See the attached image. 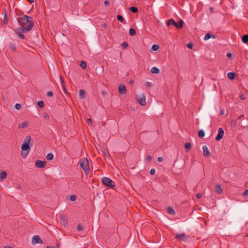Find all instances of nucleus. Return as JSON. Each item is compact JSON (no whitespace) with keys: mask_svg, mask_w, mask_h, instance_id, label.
<instances>
[{"mask_svg":"<svg viewBox=\"0 0 248 248\" xmlns=\"http://www.w3.org/2000/svg\"><path fill=\"white\" fill-rule=\"evenodd\" d=\"M137 102L141 106H144L146 105L145 96L144 94L140 98H137Z\"/></svg>","mask_w":248,"mask_h":248,"instance_id":"obj_9","label":"nucleus"},{"mask_svg":"<svg viewBox=\"0 0 248 248\" xmlns=\"http://www.w3.org/2000/svg\"><path fill=\"white\" fill-rule=\"evenodd\" d=\"M46 248H55V247H53V246H47V247H46ZM57 248H58V246H57Z\"/></svg>","mask_w":248,"mask_h":248,"instance_id":"obj_59","label":"nucleus"},{"mask_svg":"<svg viewBox=\"0 0 248 248\" xmlns=\"http://www.w3.org/2000/svg\"><path fill=\"white\" fill-rule=\"evenodd\" d=\"M28 123L27 122H23L19 124L18 127L19 128H23L28 126Z\"/></svg>","mask_w":248,"mask_h":248,"instance_id":"obj_26","label":"nucleus"},{"mask_svg":"<svg viewBox=\"0 0 248 248\" xmlns=\"http://www.w3.org/2000/svg\"><path fill=\"white\" fill-rule=\"evenodd\" d=\"M101 182L104 186L108 187L113 188L115 186L114 182L108 177H103Z\"/></svg>","mask_w":248,"mask_h":248,"instance_id":"obj_4","label":"nucleus"},{"mask_svg":"<svg viewBox=\"0 0 248 248\" xmlns=\"http://www.w3.org/2000/svg\"><path fill=\"white\" fill-rule=\"evenodd\" d=\"M7 176V172L6 171H2L0 173V179L1 180H3L5 179Z\"/></svg>","mask_w":248,"mask_h":248,"instance_id":"obj_21","label":"nucleus"},{"mask_svg":"<svg viewBox=\"0 0 248 248\" xmlns=\"http://www.w3.org/2000/svg\"><path fill=\"white\" fill-rule=\"evenodd\" d=\"M80 65L83 69H85L87 67V64L85 61L81 62Z\"/></svg>","mask_w":248,"mask_h":248,"instance_id":"obj_33","label":"nucleus"},{"mask_svg":"<svg viewBox=\"0 0 248 248\" xmlns=\"http://www.w3.org/2000/svg\"><path fill=\"white\" fill-rule=\"evenodd\" d=\"M102 93L103 94H106V92L105 91H103L102 92Z\"/></svg>","mask_w":248,"mask_h":248,"instance_id":"obj_63","label":"nucleus"},{"mask_svg":"<svg viewBox=\"0 0 248 248\" xmlns=\"http://www.w3.org/2000/svg\"><path fill=\"white\" fill-rule=\"evenodd\" d=\"M227 57L228 58H232V53H230V52L227 53Z\"/></svg>","mask_w":248,"mask_h":248,"instance_id":"obj_53","label":"nucleus"},{"mask_svg":"<svg viewBox=\"0 0 248 248\" xmlns=\"http://www.w3.org/2000/svg\"><path fill=\"white\" fill-rule=\"evenodd\" d=\"M9 47L11 49V50H13V51H16V46L15 43L12 42L10 43Z\"/></svg>","mask_w":248,"mask_h":248,"instance_id":"obj_20","label":"nucleus"},{"mask_svg":"<svg viewBox=\"0 0 248 248\" xmlns=\"http://www.w3.org/2000/svg\"><path fill=\"white\" fill-rule=\"evenodd\" d=\"M53 95V93L52 91H48L47 93V96L48 97H52Z\"/></svg>","mask_w":248,"mask_h":248,"instance_id":"obj_46","label":"nucleus"},{"mask_svg":"<svg viewBox=\"0 0 248 248\" xmlns=\"http://www.w3.org/2000/svg\"><path fill=\"white\" fill-rule=\"evenodd\" d=\"M202 197V194L199 193H197L196 194V197L198 198V199H200L201 197Z\"/></svg>","mask_w":248,"mask_h":248,"instance_id":"obj_51","label":"nucleus"},{"mask_svg":"<svg viewBox=\"0 0 248 248\" xmlns=\"http://www.w3.org/2000/svg\"><path fill=\"white\" fill-rule=\"evenodd\" d=\"M209 10L211 13H213L214 12V8L213 7H210L209 8Z\"/></svg>","mask_w":248,"mask_h":248,"instance_id":"obj_54","label":"nucleus"},{"mask_svg":"<svg viewBox=\"0 0 248 248\" xmlns=\"http://www.w3.org/2000/svg\"><path fill=\"white\" fill-rule=\"evenodd\" d=\"M224 134V130L222 128L220 127L218 130V133L215 138L217 141L220 140L223 137Z\"/></svg>","mask_w":248,"mask_h":248,"instance_id":"obj_6","label":"nucleus"},{"mask_svg":"<svg viewBox=\"0 0 248 248\" xmlns=\"http://www.w3.org/2000/svg\"><path fill=\"white\" fill-rule=\"evenodd\" d=\"M2 248H12L10 246H6L3 247Z\"/></svg>","mask_w":248,"mask_h":248,"instance_id":"obj_61","label":"nucleus"},{"mask_svg":"<svg viewBox=\"0 0 248 248\" xmlns=\"http://www.w3.org/2000/svg\"><path fill=\"white\" fill-rule=\"evenodd\" d=\"M151 72L153 74H159L160 70L156 67H153L151 69Z\"/></svg>","mask_w":248,"mask_h":248,"instance_id":"obj_19","label":"nucleus"},{"mask_svg":"<svg viewBox=\"0 0 248 248\" xmlns=\"http://www.w3.org/2000/svg\"><path fill=\"white\" fill-rule=\"evenodd\" d=\"M236 76V74L234 72H229L227 74L228 78L231 80H233Z\"/></svg>","mask_w":248,"mask_h":248,"instance_id":"obj_16","label":"nucleus"},{"mask_svg":"<svg viewBox=\"0 0 248 248\" xmlns=\"http://www.w3.org/2000/svg\"><path fill=\"white\" fill-rule=\"evenodd\" d=\"M248 119H246V121H244L243 122V128H245V127H247L248 126Z\"/></svg>","mask_w":248,"mask_h":248,"instance_id":"obj_36","label":"nucleus"},{"mask_svg":"<svg viewBox=\"0 0 248 248\" xmlns=\"http://www.w3.org/2000/svg\"><path fill=\"white\" fill-rule=\"evenodd\" d=\"M202 149H203V154L204 156H206L207 157L210 156V153L207 146H206V145L203 146Z\"/></svg>","mask_w":248,"mask_h":248,"instance_id":"obj_12","label":"nucleus"},{"mask_svg":"<svg viewBox=\"0 0 248 248\" xmlns=\"http://www.w3.org/2000/svg\"><path fill=\"white\" fill-rule=\"evenodd\" d=\"M32 29V25L31 24H27L24 27L19 28L17 29L16 34L18 38L21 39H25V36L23 34L24 33L29 32Z\"/></svg>","mask_w":248,"mask_h":248,"instance_id":"obj_1","label":"nucleus"},{"mask_svg":"<svg viewBox=\"0 0 248 248\" xmlns=\"http://www.w3.org/2000/svg\"><path fill=\"white\" fill-rule=\"evenodd\" d=\"M29 153V152H28V151H27V152H26V153H25V152H23V151H22V152H21V155H22V156L24 158H26V157H27V155H28V153Z\"/></svg>","mask_w":248,"mask_h":248,"instance_id":"obj_39","label":"nucleus"},{"mask_svg":"<svg viewBox=\"0 0 248 248\" xmlns=\"http://www.w3.org/2000/svg\"><path fill=\"white\" fill-rule=\"evenodd\" d=\"M211 37H212L213 38H216V35L211 34L210 33H207L204 36V40H207L209 39L210 38H211Z\"/></svg>","mask_w":248,"mask_h":248,"instance_id":"obj_15","label":"nucleus"},{"mask_svg":"<svg viewBox=\"0 0 248 248\" xmlns=\"http://www.w3.org/2000/svg\"><path fill=\"white\" fill-rule=\"evenodd\" d=\"M167 212L171 215H174L175 214V212L174 210V209L172 208V207L169 206L167 207Z\"/></svg>","mask_w":248,"mask_h":248,"instance_id":"obj_17","label":"nucleus"},{"mask_svg":"<svg viewBox=\"0 0 248 248\" xmlns=\"http://www.w3.org/2000/svg\"><path fill=\"white\" fill-rule=\"evenodd\" d=\"M159 48V46L158 45H153L152 46V49L154 51H157Z\"/></svg>","mask_w":248,"mask_h":248,"instance_id":"obj_32","label":"nucleus"},{"mask_svg":"<svg viewBox=\"0 0 248 248\" xmlns=\"http://www.w3.org/2000/svg\"><path fill=\"white\" fill-rule=\"evenodd\" d=\"M237 121L234 120H232L231 121V125L232 127L235 126L236 124Z\"/></svg>","mask_w":248,"mask_h":248,"instance_id":"obj_38","label":"nucleus"},{"mask_svg":"<svg viewBox=\"0 0 248 248\" xmlns=\"http://www.w3.org/2000/svg\"><path fill=\"white\" fill-rule=\"evenodd\" d=\"M176 238L178 239L180 241H186V236L185 233L177 234Z\"/></svg>","mask_w":248,"mask_h":248,"instance_id":"obj_11","label":"nucleus"},{"mask_svg":"<svg viewBox=\"0 0 248 248\" xmlns=\"http://www.w3.org/2000/svg\"><path fill=\"white\" fill-rule=\"evenodd\" d=\"M243 195L245 196H246L247 195H248V189H246L244 193H243Z\"/></svg>","mask_w":248,"mask_h":248,"instance_id":"obj_52","label":"nucleus"},{"mask_svg":"<svg viewBox=\"0 0 248 248\" xmlns=\"http://www.w3.org/2000/svg\"><path fill=\"white\" fill-rule=\"evenodd\" d=\"M244 118V115L242 114V115H241L239 117H238V119L239 120H242V121L243 120V118Z\"/></svg>","mask_w":248,"mask_h":248,"instance_id":"obj_55","label":"nucleus"},{"mask_svg":"<svg viewBox=\"0 0 248 248\" xmlns=\"http://www.w3.org/2000/svg\"><path fill=\"white\" fill-rule=\"evenodd\" d=\"M76 198H77V197H76V195H71L70 197V200L72 201V202H74V201H75L76 200Z\"/></svg>","mask_w":248,"mask_h":248,"instance_id":"obj_40","label":"nucleus"},{"mask_svg":"<svg viewBox=\"0 0 248 248\" xmlns=\"http://www.w3.org/2000/svg\"><path fill=\"white\" fill-rule=\"evenodd\" d=\"M43 116H44V118L47 120H48L50 118L49 116L46 113H45L43 114Z\"/></svg>","mask_w":248,"mask_h":248,"instance_id":"obj_44","label":"nucleus"},{"mask_svg":"<svg viewBox=\"0 0 248 248\" xmlns=\"http://www.w3.org/2000/svg\"><path fill=\"white\" fill-rule=\"evenodd\" d=\"M37 105L41 108H42L44 107V102L43 101H38L37 102Z\"/></svg>","mask_w":248,"mask_h":248,"instance_id":"obj_31","label":"nucleus"},{"mask_svg":"<svg viewBox=\"0 0 248 248\" xmlns=\"http://www.w3.org/2000/svg\"><path fill=\"white\" fill-rule=\"evenodd\" d=\"M151 159H152L151 156H150V155H148V156H146L145 159H146V161L147 162H150L151 161Z\"/></svg>","mask_w":248,"mask_h":248,"instance_id":"obj_47","label":"nucleus"},{"mask_svg":"<svg viewBox=\"0 0 248 248\" xmlns=\"http://www.w3.org/2000/svg\"><path fill=\"white\" fill-rule=\"evenodd\" d=\"M15 108L16 109L19 110L21 108V105L19 103H16L15 106Z\"/></svg>","mask_w":248,"mask_h":248,"instance_id":"obj_41","label":"nucleus"},{"mask_svg":"<svg viewBox=\"0 0 248 248\" xmlns=\"http://www.w3.org/2000/svg\"><path fill=\"white\" fill-rule=\"evenodd\" d=\"M32 244L35 245L36 244H43V241L38 235H34L32 238Z\"/></svg>","mask_w":248,"mask_h":248,"instance_id":"obj_8","label":"nucleus"},{"mask_svg":"<svg viewBox=\"0 0 248 248\" xmlns=\"http://www.w3.org/2000/svg\"><path fill=\"white\" fill-rule=\"evenodd\" d=\"M205 136V132L203 130H200L198 131V136L200 138H203Z\"/></svg>","mask_w":248,"mask_h":248,"instance_id":"obj_24","label":"nucleus"},{"mask_svg":"<svg viewBox=\"0 0 248 248\" xmlns=\"http://www.w3.org/2000/svg\"><path fill=\"white\" fill-rule=\"evenodd\" d=\"M60 79H61V82L62 86L65 85L64 79H63V78H62V77L61 76H60Z\"/></svg>","mask_w":248,"mask_h":248,"instance_id":"obj_43","label":"nucleus"},{"mask_svg":"<svg viewBox=\"0 0 248 248\" xmlns=\"http://www.w3.org/2000/svg\"><path fill=\"white\" fill-rule=\"evenodd\" d=\"M87 123L89 124H92V120H91V119L89 118V119H87Z\"/></svg>","mask_w":248,"mask_h":248,"instance_id":"obj_57","label":"nucleus"},{"mask_svg":"<svg viewBox=\"0 0 248 248\" xmlns=\"http://www.w3.org/2000/svg\"><path fill=\"white\" fill-rule=\"evenodd\" d=\"M185 147L186 148V152H188L191 148V145L190 143V142H186L185 144Z\"/></svg>","mask_w":248,"mask_h":248,"instance_id":"obj_22","label":"nucleus"},{"mask_svg":"<svg viewBox=\"0 0 248 248\" xmlns=\"http://www.w3.org/2000/svg\"><path fill=\"white\" fill-rule=\"evenodd\" d=\"M17 22L19 25L22 27L26 24H31L32 25V28L34 25L33 23V18L31 16H29L27 15H24L22 17H18L17 18Z\"/></svg>","mask_w":248,"mask_h":248,"instance_id":"obj_2","label":"nucleus"},{"mask_svg":"<svg viewBox=\"0 0 248 248\" xmlns=\"http://www.w3.org/2000/svg\"><path fill=\"white\" fill-rule=\"evenodd\" d=\"M128 46V43L126 42H124L122 44L121 47L123 49H125Z\"/></svg>","mask_w":248,"mask_h":248,"instance_id":"obj_34","label":"nucleus"},{"mask_svg":"<svg viewBox=\"0 0 248 248\" xmlns=\"http://www.w3.org/2000/svg\"><path fill=\"white\" fill-rule=\"evenodd\" d=\"M118 90L119 93L121 94H124L126 93V87L122 84L119 85Z\"/></svg>","mask_w":248,"mask_h":248,"instance_id":"obj_10","label":"nucleus"},{"mask_svg":"<svg viewBox=\"0 0 248 248\" xmlns=\"http://www.w3.org/2000/svg\"><path fill=\"white\" fill-rule=\"evenodd\" d=\"M46 162L45 160H37L35 163V166L40 169L44 168L46 166Z\"/></svg>","mask_w":248,"mask_h":248,"instance_id":"obj_7","label":"nucleus"},{"mask_svg":"<svg viewBox=\"0 0 248 248\" xmlns=\"http://www.w3.org/2000/svg\"><path fill=\"white\" fill-rule=\"evenodd\" d=\"M220 113L222 114H224V110H222V111H221Z\"/></svg>","mask_w":248,"mask_h":248,"instance_id":"obj_62","label":"nucleus"},{"mask_svg":"<svg viewBox=\"0 0 248 248\" xmlns=\"http://www.w3.org/2000/svg\"><path fill=\"white\" fill-rule=\"evenodd\" d=\"M4 17L3 20L2 21V23L3 24H5L6 23V21H7V16H6V10H4Z\"/></svg>","mask_w":248,"mask_h":248,"instance_id":"obj_35","label":"nucleus"},{"mask_svg":"<svg viewBox=\"0 0 248 248\" xmlns=\"http://www.w3.org/2000/svg\"><path fill=\"white\" fill-rule=\"evenodd\" d=\"M155 169H152L150 171V174L151 175H154L155 173Z\"/></svg>","mask_w":248,"mask_h":248,"instance_id":"obj_48","label":"nucleus"},{"mask_svg":"<svg viewBox=\"0 0 248 248\" xmlns=\"http://www.w3.org/2000/svg\"><path fill=\"white\" fill-rule=\"evenodd\" d=\"M175 24H176V22L173 19H169L166 21V24L168 26H170L171 25L175 26Z\"/></svg>","mask_w":248,"mask_h":248,"instance_id":"obj_18","label":"nucleus"},{"mask_svg":"<svg viewBox=\"0 0 248 248\" xmlns=\"http://www.w3.org/2000/svg\"><path fill=\"white\" fill-rule=\"evenodd\" d=\"M240 98L241 100H245L246 99V96L244 94H241L240 95Z\"/></svg>","mask_w":248,"mask_h":248,"instance_id":"obj_49","label":"nucleus"},{"mask_svg":"<svg viewBox=\"0 0 248 248\" xmlns=\"http://www.w3.org/2000/svg\"><path fill=\"white\" fill-rule=\"evenodd\" d=\"M162 160H163V158H162V157H158L157 158V161H158V162H160L162 161Z\"/></svg>","mask_w":248,"mask_h":248,"instance_id":"obj_58","label":"nucleus"},{"mask_svg":"<svg viewBox=\"0 0 248 248\" xmlns=\"http://www.w3.org/2000/svg\"><path fill=\"white\" fill-rule=\"evenodd\" d=\"M80 167L84 170L85 173L87 174L89 171V162L87 158L82 159V162L80 163Z\"/></svg>","mask_w":248,"mask_h":248,"instance_id":"obj_5","label":"nucleus"},{"mask_svg":"<svg viewBox=\"0 0 248 248\" xmlns=\"http://www.w3.org/2000/svg\"><path fill=\"white\" fill-rule=\"evenodd\" d=\"M245 237H248V232L246 234Z\"/></svg>","mask_w":248,"mask_h":248,"instance_id":"obj_64","label":"nucleus"},{"mask_svg":"<svg viewBox=\"0 0 248 248\" xmlns=\"http://www.w3.org/2000/svg\"><path fill=\"white\" fill-rule=\"evenodd\" d=\"M79 94L82 98H85V93L83 90H80L79 92Z\"/></svg>","mask_w":248,"mask_h":248,"instance_id":"obj_29","label":"nucleus"},{"mask_svg":"<svg viewBox=\"0 0 248 248\" xmlns=\"http://www.w3.org/2000/svg\"><path fill=\"white\" fill-rule=\"evenodd\" d=\"M77 230L78 231H82L83 230V227L80 224H78L77 226Z\"/></svg>","mask_w":248,"mask_h":248,"instance_id":"obj_45","label":"nucleus"},{"mask_svg":"<svg viewBox=\"0 0 248 248\" xmlns=\"http://www.w3.org/2000/svg\"><path fill=\"white\" fill-rule=\"evenodd\" d=\"M28 1H29L30 3H32L34 2V0H27Z\"/></svg>","mask_w":248,"mask_h":248,"instance_id":"obj_60","label":"nucleus"},{"mask_svg":"<svg viewBox=\"0 0 248 248\" xmlns=\"http://www.w3.org/2000/svg\"><path fill=\"white\" fill-rule=\"evenodd\" d=\"M53 158L54 155L51 153H48L46 156V158L49 161L52 160L53 159Z\"/></svg>","mask_w":248,"mask_h":248,"instance_id":"obj_27","label":"nucleus"},{"mask_svg":"<svg viewBox=\"0 0 248 248\" xmlns=\"http://www.w3.org/2000/svg\"><path fill=\"white\" fill-rule=\"evenodd\" d=\"M184 24V22L183 20L180 19L178 23L176 22V24H175V27L176 29H180L183 28Z\"/></svg>","mask_w":248,"mask_h":248,"instance_id":"obj_13","label":"nucleus"},{"mask_svg":"<svg viewBox=\"0 0 248 248\" xmlns=\"http://www.w3.org/2000/svg\"><path fill=\"white\" fill-rule=\"evenodd\" d=\"M104 4L105 5H109L110 4V3L108 0H105L104 1Z\"/></svg>","mask_w":248,"mask_h":248,"instance_id":"obj_56","label":"nucleus"},{"mask_svg":"<svg viewBox=\"0 0 248 248\" xmlns=\"http://www.w3.org/2000/svg\"><path fill=\"white\" fill-rule=\"evenodd\" d=\"M62 87V89L63 91L64 92V93H65V94L66 95L69 94V93L67 92V91L66 89V86L64 85V86H63Z\"/></svg>","mask_w":248,"mask_h":248,"instance_id":"obj_37","label":"nucleus"},{"mask_svg":"<svg viewBox=\"0 0 248 248\" xmlns=\"http://www.w3.org/2000/svg\"><path fill=\"white\" fill-rule=\"evenodd\" d=\"M117 19L121 22L123 23L124 21V18L122 15H118L117 16Z\"/></svg>","mask_w":248,"mask_h":248,"instance_id":"obj_30","label":"nucleus"},{"mask_svg":"<svg viewBox=\"0 0 248 248\" xmlns=\"http://www.w3.org/2000/svg\"><path fill=\"white\" fill-rule=\"evenodd\" d=\"M31 140V136H28L25 137V139L21 145V149L23 152L28 151V152H29L30 151L31 147L32 146V144L30 145Z\"/></svg>","mask_w":248,"mask_h":248,"instance_id":"obj_3","label":"nucleus"},{"mask_svg":"<svg viewBox=\"0 0 248 248\" xmlns=\"http://www.w3.org/2000/svg\"><path fill=\"white\" fill-rule=\"evenodd\" d=\"M129 10L133 13H136L138 12V8L135 6H131L129 8Z\"/></svg>","mask_w":248,"mask_h":248,"instance_id":"obj_23","label":"nucleus"},{"mask_svg":"<svg viewBox=\"0 0 248 248\" xmlns=\"http://www.w3.org/2000/svg\"><path fill=\"white\" fill-rule=\"evenodd\" d=\"M242 41L244 43H248V34H245L242 37Z\"/></svg>","mask_w":248,"mask_h":248,"instance_id":"obj_25","label":"nucleus"},{"mask_svg":"<svg viewBox=\"0 0 248 248\" xmlns=\"http://www.w3.org/2000/svg\"><path fill=\"white\" fill-rule=\"evenodd\" d=\"M129 33L131 36H134L136 34V31L134 29L130 28L129 31Z\"/></svg>","mask_w":248,"mask_h":248,"instance_id":"obj_28","label":"nucleus"},{"mask_svg":"<svg viewBox=\"0 0 248 248\" xmlns=\"http://www.w3.org/2000/svg\"><path fill=\"white\" fill-rule=\"evenodd\" d=\"M215 191L217 194H220L222 192V189L220 185L217 184L215 186Z\"/></svg>","mask_w":248,"mask_h":248,"instance_id":"obj_14","label":"nucleus"},{"mask_svg":"<svg viewBox=\"0 0 248 248\" xmlns=\"http://www.w3.org/2000/svg\"><path fill=\"white\" fill-rule=\"evenodd\" d=\"M187 46L189 49H192L193 46V44L192 43L189 42L187 44Z\"/></svg>","mask_w":248,"mask_h":248,"instance_id":"obj_42","label":"nucleus"},{"mask_svg":"<svg viewBox=\"0 0 248 248\" xmlns=\"http://www.w3.org/2000/svg\"><path fill=\"white\" fill-rule=\"evenodd\" d=\"M145 84L147 87H150L152 86V84L150 82H146Z\"/></svg>","mask_w":248,"mask_h":248,"instance_id":"obj_50","label":"nucleus"}]
</instances>
